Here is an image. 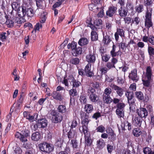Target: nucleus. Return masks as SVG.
I'll use <instances>...</instances> for the list:
<instances>
[{
  "label": "nucleus",
  "mask_w": 154,
  "mask_h": 154,
  "mask_svg": "<svg viewBox=\"0 0 154 154\" xmlns=\"http://www.w3.org/2000/svg\"><path fill=\"white\" fill-rule=\"evenodd\" d=\"M24 117L31 122L35 121L38 115L35 114L34 116H31L28 112L24 111L23 113Z\"/></svg>",
  "instance_id": "obj_11"
},
{
  "label": "nucleus",
  "mask_w": 154,
  "mask_h": 154,
  "mask_svg": "<svg viewBox=\"0 0 154 154\" xmlns=\"http://www.w3.org/2000/svg\"><path fill=\"white\" fill-rule=\"evenodd\" d=\"M125 106V104L123 103H120L116 104V112L119 118H122L124 116Z\"/></svg>",
  "instance_id": "obj_4"
},
{
  "label": "nucleus",
  "mask_w": 154,
  "mask_h": 154,
  "mask_svg": "<svg viewBox=\"0 0 154 154\" xmlns=\"http://www.w3.org/2000/svg\"><path fill=\"white\" fill-rule=\"evenodd\" d=\"M143 151L145 154H149L152 152L151 149L149 147L145 148Z\"/></svg>",
  "instance_id": "obj_64"
},
{
  "label": "nucleus",
  "mask_w": 154,
  "mask_h": 154,
  "mask_svg": "<svg viewBox=\"0 0 154 154\" xmlns=\"http://www.w3.org/2000/svg\"><path fill=\"white\" fill-rule=\"evenodd\" d=\"M52 116L53 122L55 123H60L63 119V117L60 113L54 110H52L50 113Z\"/></svg>",
  "instance_id": "obj_5"
},
{
  "label": "nucleus",
  "mask_w": 154,
  "mask_h": 154,
  "mask_svg": "<svg viewBox=\"0 0 154 154\" xmlns=\"http://www.w3.org/2000/svg\"><path fill=\"white\" fill-rule=\"evenodd\" d=\"M76 137V132L72 129H71L68 133V137L69 140L74 138Z\"/></svg>",
  "instance_id": "obj_26"
},
{
  "label": "nucleus",
  "mask_w": 154,
  "mask_h": 154,
  "mask_svg": "<svg viewBox=\"0 0 154 154\" xmlns=\"http://www.w3.org/2000/svg\"><path fill=\"white\" fill-rule=\"evenodd\" d=\"M79 119L78 118H75L73 120L72 122V124L71 125V129L72 128H75L78 125V123L77 121H79Z\"/></svg>",
  "instance_id": "obj_47"
},
{
  "label": "nucleus",
  "mask_w": 154,
  "mask_h": 154,
  "mask_svg": "<svg viewBox=\"0 0 154 154\" xmlns=\"http://www.w3.org/2000/svg\"><path fill=\"white\" fill-rule=\"evenodd\" d=\"M101 9V7L100 5H95L92 11L95 12H96L99 10Z\"/></svg>",
  "instance_id": "obj_56"
},
{
  "label": "nucleus",
  "mask_w": 154,
  "mask_h": 154,
  "mask_svg": "<svg viewBox=\"0 0 154 154\" xmlns=\"http://www.w3.org/2000/svg\"><path fill=\"white\" fill-rule=\"evenodd\" d=\"M91 64L90 63H88L85 69V72L86 75L90 77H92L94 75L93 73L91 71Z\"/></svg>",
  "instance_id": "obj_14"
},
{
  "label": "nucleus",
  "mask_w": 154,
  "mask_h": 154,
  "mask_svg": "<svg viewBox=\"0 0 154 154\" xmlns=\"http://www.w3.org/2000/svg\"><path fill=\"white\" fill-rule=\"evenodd\" d=\"M140 21V19L139 17L137 16L133 19L132 20V23H135L136 25H138Z\"/></svg>",
  "instance_id": "obj_58"
},
{
  "label": "nucleus",
  "mask_w": 154,
  "mask_h": 154,
  "mask_svg": "<svg viewBox=\"0 0 154 154\" xmlns=\"http://www.w3.org/2000/svg\"><path fill=\"white\" fill-rule=\"evenodd\" d=\"M144 10L143 6L142 4H139L136 6L135 7V10L136 12L138 13L142 12Z\"/></svg>",
  "instance_id": "obj_36"
},
{
  "label": "nucleus",
  "mask_w": 154,
  "mask_h": 154,
  "mask_svg": "<svg viewBox=\"0 0 154 154\" xmlns=\"http://www.w3.org/2000/svg\"><path fill=\"white\" fill-rule=\"evenodd\" d=\"M103 102L107 104L110 103L112 101L110 95H103Z\"/></svg>",
  "instance_id": "obj_27"
},
{
  "label": "nucleus",
  "mask_w": 154,
  "mask_h": 154,
  "mask_svg": "<svg viewBox=\"0 0 154 154\" xmlns=\"http://www.w3.org/2000/svg\"><path fill=\"white\" fill-rule=\"evenodd\" d=\"M85 146H90L91 145L92 142L90 137V134L88 135L85 136Z\"/></svg>",
  "instance_id": "obj_31"
},
{
  "label": "nucleus",
  "mask_w": 154,
  "mask_h": 154,
  "mask_svg": "<svg viewBox=\"0 0 154 154\" xmlns=\"http://www.w3.org/2000/svg\"><path fill=\"white\" fill-rule=\"evenodd\" d=\"M30 136V132L27 129H24L22 131L21 133H16L15 136L16 138H19L23 142L27 141V137Z\"/></svg>",
  "instance_id": "obj_1"
},
{
  "label": "nucleus",
  "mask_w": 154,
  "mask_h": 154,
  "mask_svg": "<svg viewBox=\"0 0 154 154\" xmlns=\"http://www.w3.org/2000/svg\"><path fill=\"white\" fill-rule=\"evenodd\" d=\"M117 81L118 84L122 85L125 82L124 76L123 75L119 74L118 75Z\"/></svg>",
  "instance_id": "obj_23"
},
{
  "label": "nucleus",
  "mask_w": 154,
  "mask_h": 154,
  "mask_svg": "<svg viewBox=\"0 0 154 154\" xmlns=\"http://www.w3.org/2000/svg\"><path fill=\"white\" fill-rule=\"evenodd\" d=\"M91 39L92 41L97 40L98 39V35L96 32L92 31L91 33Z\"/></svg>",
  "instance_id": "obj_42"
},
{
  "label": "nucleus",
  "mask_w": 154,
  "mask_h": 154,
  "mask_svg": "<svg viewBox=\"0 0 154 154\" xmlns=\"http://www.w3.org/2000/svg\"><path fill=\"white\" fill-rule=\"evenodd\" d=\"M69 82L72 83L73 88H78L81 85V82L78 80L75 79L72 76H69Z\"/></svg>",
  "instance_id": "obj_12"
},
{
  "label": "nucleus",
  "mask_w": 154,
  "mask_h": 154,
  "mask_svg": "<svg viewBox=\"0 0 154 154\" xmlns=\"http://www.w3.org/2000/svg\"><path fill=\"white\" fill-rule=\"evenodd\" d=\"M100 70L101 72V75H103L106 73L108 69L106 67H101L100 68Z\"/></svg>",
  "instance_id": "obj_53"
},
{
  "label": "nucleus",
  "mask_w": 154,
  "mask_h": 154,
  "mask_svg": "<svg viewBox=\"0 0 154 154\" xmlns=\"http://www.w3.org/2000/svg\"><path fill=\"white\" fill-rule=\"evenodd\" d=\"M136 97L139 100H144V96L143 93L140 91L135 92Z\"/></svg>",
  "instance_id": "obj_30"
},
{
  "label": "nucleus",
  "mask_w": 154,
  "mask_h": 154,
  "mask_svg": "<svg viewBox=\"0 0 154 154\" xmlns=\"http://www.w3.org/2000/svg\"><path fill=\"white\" fill-rule=\"evenodd\" d=\"M152 3V0H144V5L146 7L151 5Z\"/></svg>",
  "instance_id": "obj_54"
},
{
  "label": "nucleus",
  "mask_w": 154,
  "mask_h": 154,
  "mask_svg": "<svg viewBox=\"0 0 154 154\" xmlns=\"http://www.w3.org/2000/svg\"><path fill=\"white\" fill-rule=\"evenodd\" d=\"M125 95L128 98V100L133 99V95L132 92H127L125 94Z\"/></svg>",
  "instance_id": "obj_55"
},
{
  "label": "nucleus",
  "mask_w": 154,
  "mask_h": 154,
  "mask_svg": "<svg viewBox=\"0 0 154 154\" xmlns=\"http://www.w3.org/2000/svg\"><path fill=\"white\" fill-rule=\"evenodd\" d=\"M94 26L98 29H101L103 27L102 21L100 19H97L94 22Z\"/></svg>",
  "instance_id": "obj_28"
},
{
  "label": "nucleus",
  "mask_w": 154,
  "mask_h": 154,
  "mask_svg": "<svg viewBox=\"0 0 154 154\" xmlns=\"http://www.w3.org/2000/svg\"><path fill=\"white\" fill-rule=\"evenodd\" d=\"M119 35L121 37H125V31L122 29H117L116 32L115 34V37L116 41H118L119 38Z\"/></svg>",
  "instance_id": "obj_15"
},
{
  "label": "nucleus",
  "mask_w": 154,
  "mask_h": 154,
  "mask_svg": "<svg viewBox=\"0 0 154 154\" xmlns=\"http://www.w3.org/2000/svg\"><path fill=\"white\" fill-rule=\"evenodd\" d=\"M86 61L89 63H94L96 60V57L94 53H90L86 56Z\"/></svg>",
  "instance_id": "obj_17"
},
{
  "label": "nucleus",
  "mask_w": 154,
  "mask_h": 154,
  "mask_svg": "<svg viewBox=\"0 0 154 154\" xmlns=\"http://www.w3.org/2000/svg\"><path fill=\"white\" fill-rule=\"evenodd\" d=\"M72 52L74 56H77V55L81 54L82 53V48L81 47H78L72 51Z\"/></svg>",
  "instance_id": "obj_33"
},
{
  "label": "nucleus",
  "mask_w": 154,
  "mask_h": 154,
  "mask_svg": "<svg viewBox=\"0 0 154 154\" xmlns=\"http://www.w3.org/2000/svg\"><path fill=\"white\" fill-rule=\"evenodd\" d=\"M152 10V9H150L149 10L147 9L145 16V26L146 28H148L152 26V23L151 20Z\"/></svg>",
  "instance_id": "obj_6"
},
{
  "label": "nucleus",
  "mask_w": 154,
  "mask_h": 154,
  "mask_svg": "<svg viewBox=\"0 0 154 154\" xmlns=\"http://www.w3.org/2000/svg\"><path fill=\"white\" fill-rule=\"evenodd\" d=\"M152 73L151 68L150 66H148L146 68V72L143 78L152 80Z\"/></svg>",
  "instance_id": "obj_20"
},
{
  "label": "nucleus",
  "mask_w": 154,
  "mask_h": 154,
  "mask_svg": "<svg viewBox=\"0 0 154 154\" xmlns=\"http://www.w3.org/2000/svg\"><path fill=\"white\" fill-rule=\"evenodd\" d=\"M119 13L120 16L122 17H126L128 11L124 8L121 7L119 9Z\"/></svg>",
  "instance_id": "obj_24"
},
{
  "label": "nucleus",
  "mask_w": 154,
  "mask_h": 154,
  "mask_svg": "<svg viewBox=\"0 0 154 154\" xmlns=\"http://www.w3.org/2000/svg\"><path fill=\"white\" fill-rule=\"evenodd\" d=\"M38 128H44L47 125V122L45 119H42L38 120Z\"/></svg>",
  "instance_id": "obj_19"
},
{
  "label": "nucleus",
  "mask_w": 154,
  "mask_h": 154,
  "mask_svg": "<svg viewBox=\"0 0 154 154\" xmlns=\"http://www.w3.org/2000/svg\"><path fill=\"white\" fill-rule=\"evenodd\" d=\"M82 132L84 134L85 136L88 135L90 134L88 126H82Z\"/></svg>",
  "instance_id": "obj_43"
},
{
  "label": "nucleus",
  "mask_w": 154,
  "mask_h": 154,
  "mask_svg": "<svg viewBox=\"0 0 154 154\" xmlns=\"http://www.w3.org/2000/svg\"><path fill=\"white\" fill-rule=\"evenodd\" d=\"M117 10L116 6L112 5L108 8L106 12V15L109 17H112L116 14Z\"/></svg>",
  "instance_id": "obj_9"
},
{
  "label": "nucleus",
  "mask_w": 154,
  "mask_h": 154,
  "mask_svg": "<svg viewBox=\"0 0 154 154\" xmlns=\"http://www.w3.org/2000/svg\"><path fill=\"white\" fill-rule=\"evenodd\" d=\"M11 5L12 9L15 11L17 10L19 15L21 17L22 16L21 14V11H20L21 8L20 7L19 4L16 2H13L11 4Z\"/></svg>",
  "instance_id": "obj_16"
},
{
  "label": "nucleus",
  "mask_w": 154,
  "mask_h": 154,
  "mask_svg": "<svg viewBox=\"0 0 154 154\" xmlns=\"http://www.w3.org/2000/svg\"><path fill=\"white\" fill-rule=\"evenodd\" d=\"M87 91L88 95L91 101L94 103L98 100L99 98L95 93V90L94 89L91 87H89Z\"/></svg>",
  "instance_id": "obj_3"
},
{
  "label": "nucleus",
  "mask_w": 154,
  "mask_h": 154,
  "mask_svg": "<svg viewBox=\"0 0 154 154\" xmlns=\"http://www.w3.org/2000/svg\"><path fill=\"white\" fill-rule=\"evenodd\" d=\"M141 130L138 128H135L133 130V134L136 137H138L141 134Z\"/></svg>",
  "instance_id": "obj_34"
},
{
  "label": "nucleus",
  "mask_w": 154,
  "mask_h": 154,
  "mask_svg": "<svg viewBox=\"0 0 154 154\" xmlns=\"http://www.w3.org/2000/svg\"><path fill=\"white\" fill-rule=\"evenodd\" d=\"M96 130L97 132L103 133L105 131V128L104 126L102 125L97 127Z\"/></svg>",
  "instance_id": "obj_46"
},
{
  "label": "nucleus",
  "mask_w": 154,
  "mask_h": 154,
  "mask_svg": "<svg viewBox=\"0 0 154 154\" xmlns=\"http://www.w3.org/2000/svg\"><path fill=\"white\" fill-rule=\"evenodd\" d=\"M57 109L58 112L61 113H65L66 111V106L63 105H59Z\"/></svg>",
  "instance_id": "obj_38"
},
{
  "label": "nucleus",
  "mask_w": 154,
  "mask_h": 154,
  "mask_svg": "<svg viewBox=\"0 0 154 154\" xmlns=\"http://www.w3.org/2000/svg\"><path fill=\"white\" fill-rule=\"evenodd\" d=\"M79 100L81 103L82 104L86 103L87 100L86 96L84 95H81Z\"/></svg>",
  "instance_id": "obj_49"
},
{
  "label": "nucleus",
  "mask_w": 154,
  "mask_h": 154,
  "mask_svg": "<svg viewBox=\"0 0 154 154\" xmlns=\"http://www.w3.org/2000/svg\"><path fill=\"white\" fill-rule=\"evenodd\" d=\"M21 14L22 16L21 17L26 15L28 17H31L33 16L34 13L33 10L31 8H27L26 10V7L23 6L22 7Z\"/></svg>",
  "instance_id": "obj_7"
},
{
  "label": "nucleus",
  "mask_w": 154,
  "mask_h": 154,
  "mask_svg": "<svg viewBox=\"0 0 154 154\" xmlns=\"http://www.w3.org/2000/svg\"><path fill=\"white\" fill-rule=\"evenodd\" d=\"M118 46L119 47V50L121 51L122 49V50H125L126 48V44L125 42H122L120 43H118Z\"/></svg>",
  "instance_id": "obj_44"
},
{
  "label": "nucleus",
  "mask_w": 154,
  "mask_h": 154,
  "mask_svg": "<svg viewBox=\"0 0 154 154\" xmlns=\"http://www.w3.org/2000/svg\"><path fill=\"white\" fill-rule=\"evenodd\" d=\"M142 80L143 82V85L145 86L148 87L149 86L152 80L143 78Z\"/></svg>",
  "instance_id": "obj_39"
},
{
  "label": "nucleus",
  "mask_w": 154,
  "mask_h": 154,
  "mask_svg": "<svg viewBox=\"0 0 154 154\" xmlns=\"http://www.w3.org/2000/svg\"><path fill=\"white\" fill-rule=\"evenodd\" d=\"M41 137V134L38 132H36L32 134L31 136L32 140L34 141H37Z\"/></svg>",
  "instance_id": "obj_21"
},
{
  "label": "nucleus",
  "mask_w": 154,
  "mask_h": 154,
  "mask_svg": "<svg viewBox=\"0 0 154 154\" xmlns=\"http://www.w3.org/2000/svg\"><path fill=\"white\" fill-rule=\"evenodd\" d=\"M69 94L70 96L74 97L77 94V92L76 89L73 88L70 90L69 91Z\"/></svg>",
  "instance_id": "obj_50"
},
{
  "label": "nucleus",
  "mask_w": 154,
  "mask_h": 154,
  "mask_svg": "<svg viewBox=\"0 0 154 154\" xmlns=\"http://www.w3.org/2000/svg\"><path fill=\"white\" fill-rule=\"evenodd\" d=\"M137 113L139 117L146 119L148 115L147 110L145 108L140 107L137 110Z\"/></svg>",
  "instance_id": "obj_8"
},
{
  "label": "nucleus",
  "mask_w": 154,
  "mask_h": 154,
  "mask_svg": "<svg viewBox=\"0 0 154 154\" xmlns=\"http://www.w3.org/2000/svg\"><path fill=\"white\" fill-rule=\"evenodd\" d=\"M106 67L107 68L108 70L112 68L115 67V65H114L111 62L107 63L106 64Z\"/></svg>",
  "instance_id": "obj_63"
},
{
  "label": "nucleus",
  "mask_w": 154,
  "mask_h": 154,
  "mask_svg": "<svg viewBox=\"0 0 154 154\" xmlns=\"http://www.w3.org/2000/svg\"><path fill=\"white\" fill-rule=\"evenodd\" d=\"M52 96L54 99L57 100L61 101L62 99V97L61 94L57 91H53Z\"/></svg>",
  "instance_id": "obj_22"
},
{
  "label": "nucleus",
  "mask_w": 154,
  "mask_h": 154,
  "mask_svg": "<svg viewBox=\"0 0 154 154\" xmlns=\"http://www.w3.org/2000/svg\"><path fill=\"white\" fill-rule=\"evenodd\" d=\"M101 116V113L99 112H96L94 113L92 116V118L97 120V119Z\"/></svg>",
  "instance_id": "obj_61"
},
{
  "label": "nucleus",
  "mask_w": 154,
  "mask_h": 154,
  "mask_svg": "<svg viewBox=\"0 0 154 154\" xmlns=\"http://www.w3.org/2000/svg\"><path fill=\"white\" fill-rule=\"evenodd\" d=\"M84 109L85 111L87 113H90L92 112L94 108L92 105L87 104L85 106Z\"/></svg>",
  "instance_id": "obj_29"
},
{
  "label": "nucleus",
  "mask_w": 154,
  "mask_h": 154,
  "mask_svg": "<svg viewBox=\"0 0 154 154\" xmlns=\"http://www.w3.org/2000/svg\"><path fill=\"white\" fill-rule=\"evenodd\" d=\"M105 145V142L103 139H100L97 141V146L98 148L100 149H102Z\"/></svg>",
  "instance_id": "obj_25"
},
{
  "label": "nucleus",
  "mask_w": 154,
  "mask_h": 154,
  "mask_svg": "<svg viewBox=\"0 0 154 154\" xmlns=\"http://www.w3.org/2000/svg\"><path fill=\"white\" fill-rule=\"evenodd\" d=\"M88 43V41L86 38H82L78 42V44L81 46L87 45Z\"/></svg>",
  "instance_id": "obj_35"
},
{
  "label": "nucleus",
  "mask_w": 154,
  "mask_h": 154,
  "mask_svg": "<svg viewBox=\"0 0 154 154\" xmlns=\"http://www.w3.org/2000/svg\"><path fill=\"white\" fill-rule=\"evenodd\" d=\"M88 117L86 116L85 118L82 117V126H88L89 120L88 118Z\"/></svg>",
  "instance_id": "obj_37"
},
{
  "label": "nucleus",
  "mask_w": 154,
  "mask_h": 154,
  "mask_svg": "<svg viewBox=\"0 0 154 154\" xmlns=\"http://www.w3.org/2000/svg\"><path fill=\"white\" fill-rule=\"evenodd\" d=\"M79 62V60L77 57L71 58L70 60V63L74 65L78 64Z\"/></svg>",
  "instance_id": "obj_40"
},
{
  "label": "nucleus",
  "mask_w": 154,
  "mask_h": 154,
  "mask_svg": "<svg viewBox=\"0 0 154 154\" xmlns=\"http://www.w3.org/2000/svg\"><path fill=\"white\" fill-rule=\"evenodd\" d=\"M110 86L112 89L116 91V94L120 97H122L123 94L125 91L123 88L115 84H111Z\"/></svg>",
  "instance_id": "obj_10"
},
{
  "label": "nucleus",
  "mask_w": 154,
  "mask_h": 154,
  "mask_svg": "<svg viewBox=\"0 0 154 154\" xmlns=\"http://www.w3.org/2000/svg\"><path fill=\"white\" fill-rule=\"evenodd\" d=\"M122 54L121 51L119 50L118 51H110V54L112 57H114L120 54L121 55Z\"/></svg>",
  "instance_id": "obj_51"
},
{
  "label": "nucleus",
  "mask_w": 154,
  "mask_h": 154,
  "mask_svg": "<svg viewBox=\"0 0 154 154\" xmlns=\"http://www.w3.org/2000/svg\"><path fill=\"white\" fill-rule=\"evenodd\" d=\"M137 70L136 69H134L131 71L129 75V78L132 80L137 82L139 80V77L137 76Z\"/></svg>",
  "instance_id": "obj_13"
},
{
  "label": "nucleus",
  "mask_w": 154,
  "mask_h": 154,
  "mask_svg": "<svg viewBox=\"0 0 154 154\" xmlns=\"http://www.w3.org/2000/svg\"><path fill=\"white\" fill-rule=\"evenodd\" d=\"M71 143L73 149H77L78 145V143L75 139L71 140Z\"/></svg>",
  "instance_id": "obj_41"
},
{
  "label": "nucleus",
  "mask_w": 154,
  "mask_h": 154,
  "mask_svg": "<svg viewBox=\"0 0 154 154\" xmlns=\"http://www.w3.org/2000/svg\"><path fill=\"white\" fill-rule=\"evenodd\" d=\"M111 40L109 38V36L107 35L105 36H103V42L105 44H108L110 42Z\"/></svg>",
  "instance_id": "obj_45"
},
{
  "label": "nucleus",
  "mask_w": 154,
  "mask_h": 154,
  "mask_svg": "<svg viewBox=\"0 0 154 154\" xmlns=\"http://www.w3.org/2000/svg\"><path fill=\"white\" fill-rule=\"evenodd\" d=\"M38 146L41 151L46 153L50 152L54 149L53 145L47 142L40 143Z\"/></svg>",
  "instance_id": "obj_2"
},
{
  "label": "nucleus",
  "mask_w": 154,
  "mask_h": 154,
  "mask_svg": "<svg viewBox=\"0 0 154 154\" xmlns=\"http://www.w3.org/2000/svg\"><path fill=\"white\" fill-rule=\"evenodd\" d=\"M109 132L106 131V132L108 134L110 137L111 140H114L116 139V134L114 133L112 129L111 128H109Z\"/></svg>",
  "instance_id": "obj_32"
},
{
  "label": "nucleus",
  "mask_w": 154,
  "mask_h": 154,
  "mask_svg": "<svg viewBox=\"0 0 154 154\" xmlns=\"http://www.w3.org/2000/svg\"><path fill=\"white\" fill-rule=\"evenodd\" d=\"M6 23L8 26L11 27L13 26L14 23L11 20H6Z\"/></svg>",
  "instance_id": "obj_59"
},
{
  "label": "nucleus",
  "mask_w": 154,
  "mask_h": 154,
  "mask_svg": "<svg viewBox=\"0 0 154 154\" xmlns=\"http://www.w3.org/2000/svg\"><path fill=\"white\" fill-rule=\"evenodd\" d=\"M110 55L105 54L104 55L102 56V60L103 61L105 62H107L108 61L110 58Z\"/></svg>",
  "instance_id": "obj_52"
},
{
  "label": "nucleus",
  "mask_w": 154,
  "mask_h": 154,
  "mask_svg": "<svg viewBox=\"0 0 154 154\" xmlns=\"http://www.w3.org/2000/svg\"><path fill=\"white\" fill-rule=\"evenodd\" d=\"M42 26L41 23H37L34 27V30L35 32L36 30L38 31L40 28H42Z\"/></svg>",
  "instance_id": "obj_60"
},
{
  "label": "nucleus",
  "mask_w": 154,
  "mask_h": 154,
  "mask_svg": "<svg viewBox=\"0 0 154 154\" xmlns=\"http://www.w3.org/2000/svg\"><path fill=\"white\" fill-rule=\"evenodd\" d=\"M112 92V90L111 88L107 87L105 89L103 95H110Z\"/></svg>",
  "instance_id": "obj_48"
},
{
  "label": "nucleus",
  "mask_w": 154,
  "mask_h": 154,
  "mask_svg": "<svg viewBox=\"0 0 154 154\" xmlns=\"http://www.w3.org/2000/svg\"><path fill=\"white\" fill-rule=\"evenodd\" d=\"M124 128H127L129 131H130L132 129L131 124L128 122H126L125 124Z\"/></svg>",
  "instance_id": "obj_57"
},
{
  "label": "nucleus",
  "mask_w": 154,
  "mask_h": 154,
  "mask_svg": "<svg viewBox=\"0 0 154 154\" xmlns=\"http://www.w3.org/2000/svg\"><path fill=\"white\" fill-rule=\"evenodd\" d=\"M142 119L139 116L135 117L133 120V124L136 127H140L141 126Z\"/></svg>",
  "instance_id": "obj_18"
},
{
  "label": "nucleus",
  "mask_w": 154,
  "mask_h": 154,
  "mask_svg": "<svg viewBox=\"0 0 154 154\" xmlns=\"http://www.w3.org/2000/svg\"><path fill=\"white\" fill-rule=\"evenodd\" d=\"M148 51L150 55H154V49L152 47L150 46L148 47Z\"/></svg>",
  "instance_id": "obj_62"
}]
</instances>
